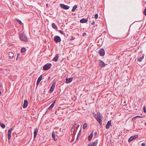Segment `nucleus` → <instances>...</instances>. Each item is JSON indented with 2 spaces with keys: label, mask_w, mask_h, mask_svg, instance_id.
<instances>
[{
  "label": "nucleus",
  "mask_w": 146,
  "mask_h": 146,
  "mask_svg": "<svg viewBox=\"0 0 146 146\" xmlns=\"http://www.w3.org/2000/svg\"><path fill=\"white\" fill-rule=\"evenodd\" d=\"M52 64L50 63H47L44 65L43 67L44 70H46L49 69L51 67Z\"/></svg>",
  "instance_id": "obj_1"
},
{
  "label": "nucleus",
  "mask_w": 146,
  "mask_h": 146,
  "mask_svg": "<svg viewBox=\"0 0 146 146\" xmlns=\"http://www.w3.org/2000/svg\"><path fill=\"white\" fill-rule=\"evenodd\" d=\"M98 140H96V141L90 142L87 146H96L98 143Z\"/></svg>",
  "instance_id": "obj_2"
},
{
  "label": "nucleus",
  "mask_w": 146,
  "mask_h": 146,
  "mask_svg": "<svg viewBox=\"0 0 146 146\" xmlns=\"http://www.w3.org/2000/svg\"><path fill=\"white\" fill-rule=\"evenodd\" d=\"M13 128L12 127L9 130L8 132V138L9 139H10L11 137V132L12 130L13 129Z\"/></svg>",
  "instance_id": "obj_3"
},
{
  "label": "nucleus",
  "mask_w": 146,
  "mask_h": 146,
  "mask_svg": "<svg viewBox=\"0 0 146 146\" xmlns=\"http://www.w3.org/2000/svg\"><path fill=\"white\" fill-rule=\"evenodd\" d=\"M60 6L61 8L66 10L70 8V7L68 6L63 4H60Z\"/></svg>",
  "instance_id": "obj_4"
},
{
  "label": "nucleus",
  "mask_w": 146,
  "mask_h": 146,
  "mask_svg": "<svg viewBox=\"0 0 146 146\" xmlns=\"http://www.w3.org/2000/svg\"><path fill=\"white\" fill-rule=\"evenodd\" d=\"M97 121L98 122L100 125L102 124V120L101 119V115L100 114L97 117Z\"/></svg>",
  "instance_id": "obj_5"
},
{
  "label": "nucleus",
  "mask_w": 146,
  "mask_h": 146,
  "mask_svg": "<svg viewBox=\"0 0 146 146\" xmlns=\"http://www.w3.org/2000/svg\"><path fill=\"white\" fill-rule=\"evenodd\" d=\"M99 54L101 56H103L105 54V51L104 49H100L98 51Z\"/></svg>",
  "instance_id": "obj_6"
},
{
  "label": "nucleus",
  "mask_w": 146,
  "mask_h": 146,
  "mask_svg": "<svg viewBox=\"0 0 146 146\" xmlns=\"http://www.w3.org/2000/svg\"><path fill=\"white\" fill-rule=\"evenodd\" d=\"M107 64H105L103 61L101 60H99V65L101 67H104Z\"/></svg>",
  "instance_id": "obj_7"
},
{
  "label": "nucleus",
  "mask_w": 146,
  "mask_h": 146,
  "mask_svg": "<svg viewBox=\"0 0 146 146\" xmlns=\"http://www.w3.org/2000/svg\"><path fill=\"white\" fill-rule=\"evenodd\" d=\"M138 137V136L137 135L132 136L129 138L128 139V141L129 142H130L132 141L133 140L137 138Z\"/></svg>",
  "instance_id": "obj_8"
},
{
  "label": "nucleus",
  "mask_w": 146,
  "mask_h": 146,
  "mask_svg": "<svg viewBox=\"0 0 146 146\" xmlns=\"http://www.w3.org/2000/svg\"><path fill=\"white\" fill-rule=\"evenodd\" d=\"M20 40L21 41L24 42H27L29 40V39L27 37H19Z\"/></svg>",
  "instance_id": "obj_9"
},
{
  "label": "nucleus",
  "mask_w": 146,
  "mask_h": 146,
  "mask_svg": "<svg viewBox=\"0 0 146 146\" xmlns=\"http://www.w3.org/2000/svg\"><path fill=\"white\" fill-rule=\"evenodd\" d=\"M28 104V101L26 100H25L24 101V102L23 105V108H26L27 107Z\"/></svg>",
  "instance_id": "obj_10"
},
{
  "label": "nucleus",
  "mask_w": 146,
  "mask_h": 146,
  "mask_svg": "<svg viewBox=\"0 0 146 146\" xmlns=\"http://www.w3.org/2000/svg\"><path fill=\"white\" fill-rule=\"evenodd\" d=\"M54 41L56 43L60 42L61 41V39L60 37H54Z\"/></svg>",
  "instance_id": "obj_11"
},
{
  "label": "nucleus",
  "mask_w": 146,
  "mask_h": 146,
  "mask_svg": "<svg viewBox=\"0 0 146 146\" xmlns=\"http://www.w3.org/2000/svg\"><path fill=\"white\" fill-rule=\"evenodd\" d=\"M55 83H53L50 89V92L51 93H52L53 91L54 88H55Z\"/></svg>",
  "instance_id": "obj_12"
},
{
  "label": "nucleus",
  "mask_w": 146,
  "mask_h": 146,
  "mask_svg": "<svg viewBox=\"0 0 146 146\" xmlns=\"http://www.w3.org/2000/svg\"><path fill=\"white\" fill-rule=\"evenodd\" d=\"M144 54H143L141 56H139L138 57L137 60L139 62H141L142 61V60L144 58Z\"/></svg>",
  "instance_id": "obj_13"
},
{
  "label": "nucleus",
  "mask_w": 146,
  "mask_h": 146,
  "mask_svg": "<svg viewBox=\"0 0 146 146\" xmlns=\"http://www.w3.org/2000/svg\"><path fill=\"white\" fill-rule=\"evenodd\" d=\"M88 21V19L83 18L80 20V22L81 23H84L87 22Z\"/></svg>",
  "instance_id": "obj_14"
},
{
  "label": "nucleus",
  "mask_w": 146,
  "mask_h": 146,
  "mask_svg": "<svg viewBox=\"0 0 146 146\" xmlns=\"http://www.w3.org/2000/svg\"><path fill=\"white\" fill-rule=\"evenodd\" d=\"M111 125V121H108L106 125V128L107 129H109Z\"/></svg>",
  "instance_id": "obj_15"
},
{
  "label": "nucleus",
  "mask_w": 146,
  "mask_h": 146,
  "mask_svg": "<svg viewBox=\"0 0 146 146\" xmlns=\"http://www.w3.org/2000/svg\"><path fill=\"white\" fill-rule=\"evenodd\" d=\"M42 75H40L38 78L36 82V84L38 85L41 80H42Z\"/></svg>",
  "instance_id": "obj_16"
},
{
  "label": "nucleus",
  "mask_w": 146,
  "mask_h": 146,
  "mask_svg": "<svg viewBox=\"0 0 146 146\" xmlns=\"http://www.w3.org/2000/svg\"><path fill=\"white\" fill-rule=\"evenodd\" d=\"M38 132V129L35 128L34 129V138H35L36 137V136L37 134V133Z\"/></svg>",
  "instance_id": "obj_17"
},
{
  "label": "nucleus",
  "mask_w": 146,
  "mask_h": 146,
  "mask_svg": "<svg viewBox=\"0 0 146 146\" xmlns=\"http://www.w3.org/2000/svg\"><path fill=\"white\" fill-rule=\"evenodd\" d=\"M9 58L11 59L13 58L14 56V54L12 52H9Z\"/></svg>",
  "instance_id": "obj_18"
},
{
  "label": "nucleus",
  "mask_w": 146,
  "mask_h": 146,
  "mask_svg": "<svg viewBox=\"0 0 146 146\" xmlns=\"http://www.w3.org/2000/svg\"><path fill=\"white\" fill-rule=\"evenodd\" d=\"M72 78H66V84H68L71 81H72Z\"/></svg>",
  "instance_id": "obj_19"
},
{
  "label": "nucleus",
  "mask_w": 146,
  "mask_h": 146,
  "mask_svg": "<svg viewBox=\"0 0 146 146\" xmlns=\"http://www.w3.org/2000/svg\"><path fill=\"white\" fill-rule=\"evenodd\" d=\"M56 101V100H55L53 102V103L52 104L50 105V106L48 108V109H49L50 110H51L53 108L54 106Z\"/></svg>",
  "instance_id": "obj_20"
},
{
  "label": "nucleus",
  "mask_w": 146,
  "mask_h": 146,
  "mask_svg": "<svg viewBox=\"0 0 146 146\" xmlns=\"http://www.w3.org/2000/svg\"><path fill=\"white\" fill-rule=\"evenodd\" d=\"M93 136V132H92L90 135L88 136V141H90L92 139V138Z\"/></svg>",
  "instance_id": "obj_21"
},
{
  "label": "nucleus",
  "mask_w": 146,
  "mask_h": 146,
  "mask_svg": "<svg viewBox=\"0 0 146 146\" xmlns=\"http://www.w3.org/2000/svg\"><path fill=\"white\" fill-rule=\"evenodd\" d=\"M58 58V55L57 54L55 55V57L53 58L52 60L53 61L56 62L57 61Z\"/></svg>",
  "instance_id": "obj_22"
},
{
  "label": "nucleus",
  "mask_w": 146,
  "mask_h": 146,
  "mask_svg": "<svg viewBox=\"0 0 146 146\" xmlns=\"http://www.w3.org/2000/svg\"><path fill=\"white\" fill-rule=\"evenodd\" d=\"M52 27L55 30H57L58 28L57 26L53 23H52Z\"/></svg>",
  "instance_id": "obj_23"
},
{
  "label": "nucleus",
  "mask_w": 146,
  "mask_h": 146,
  "mask_svg": "<svg viewBox=\"0 0 146 146\" xmlns=\"http://www.w3.org/2000/svg\"><path fill=\"white\" fill-rule=\"evenodd\" d=\"M52 137L53 138L54 140L56 141L57 140V138L55 137V135L54 131H53L52 133Z\"/></svg>",
  "instance_id": "obj_24"
},
{
  "label": "nucleus",
  "mask_w": 146,
  "mask_h": 146,
  "mask_svg": "<svg viewBox=\"0 0 146 146\" xmlns=\"http://www.w3.org/2000/svg\"><path fill=\"white\" fill-rule=\"evenodd\" d=\"M77 8V5H75L73 7L72 10V11L73 12L75 11L76 9Z\"/></svg>",
  "instance_id": "obj_25"
},
{
  "label": "nucleus",
  "mask_w": 146,
  "mask_h": 146,
  "mask_svg": "<svg viewBox=\"0 0 146 146\" xmlns=\"http://www.w3.org/2000/svg\"><path fill=\"white\" fill-rule=\"evenodd\" d=\"M81 130H80L79 131V133H78V135H77V139H76V141L78 140L79 136L81 135Z\"/></svg>",
  "instance_id": "obj_26"
},
{
  "label": "nucleus",
  "mask_w": 146,
  "mask_h": 146,
  "mask_svg": "<svg viewBox=\"0 0 146 146\" xmlns=\"http://www.w3.org/2000/svg\"><path fill=\"white\" fill-rule=\"evenodd\" d=\"M16 20L17 21L18 23L20 24L21 25L22 24L21 21L19 20L18 19L16 18Z\"/></svg>",
  "instance_id": "obj_27"
},
{
  "label": "nucleus",
  "mask_w": 146,
  "mask_h": 146,
  "mask_svg": "<svg viewBox=\"0 0 146 146\" xmlns=\"http://www.w3.org/2000/svg\"><path fill=\"white\" fill-rule=\"evenodd\" d=\"M26 50V49L24 48H22L21 50V51L22 52H25Z\"/></svg>",
  "instance_id": "obj_28"
},
{
  "label": "nucleus",
  "mask_w": 146,
  "mask_h": 146,
  "mask_svg": "<svg viewBox=\"0 0 146 146\" xmlns=\"http://www.w3.org/2000/svg\"><path fill=\"white\" fill-rule=\"evenodd\" d=\"M87 126V123H84L83 126V128L84 129H85L86 128Z\"/></svg>",
  "instance_id": "obj_29"
},
{
  "label": "nucleus",
  "mask_w": 146,
  "mask_h": 146,
  "mask_svg": "<svg viewBox=\"0 0 146 146\" xmlns=\"http://www.w3.org/2000/svg\"><path fill=\"white\" fill-rule=\"evenodd\" d=\"M1 126L2 127V128L4 129L5 127V125L4 124L0 123Z\"/></svg>",
  "instance_id": "obj_30"
},
{
  "label": "nucleus",
  "mask_w": 146,
  "mask_h": 146,
  "mask_svg": "<svg viewBox=\"0 0 146 146\" xmlns=\"http://www.w3.org/2000/svg\"><path fill=\"white\" fill-rule=\"evenodd\" d=\"M138 117H139V118H143V117L140 116H139V115H138V116H136L135 117H134V118H138Z\"/></svg>",
  "instance_id": "obj_31"
},
{
  "label": "nucleus",
  "mask_w": 146,
  "mask_h": 146,
  "mask_svg": "<svg viewBox=\"0 0 146 146\" xmlns=\"http://www.w3.org/2000/svg\"><path fill=\"white\" fill-rule=\"evenodd\" d=\"M98 14H96L94 15V18L96 19L98 18Z\"/></svg>",
  "instance_id": "obj_32"
},
{
  "label": "nucleus",
  "mask_w": 146,
  "mask_h": 146,
  "mask_svg": "<svg viewBox=\"0 0 146 146\" xmlns=\"http://www.w3.org/2000/svg\"><path fill=\"white\" fill-rule=\"evenodd\" d=\"M143 14L145 15L146 16V7L143 11Z\"/></svg>",
  "instance_id": "obj_33"
},
{
  "label": "nucleus",
  "mask_w": 146,
  "mask_h": 146,
  "mask_svg": "<svg viewBox=\"0 0 146 146\" xmlns=\"http://www.w3.org/2000/svg\"><path fill=\"white\" fill-rule=\"evenodd\" d=\"M143 111L145 113H146V110L145 107H144L143 108Z\"/></svg>",
  "instance_id": "obj_34"
},
{
  "label": "nucleus",
  "mask_w": 146,
  "mask_h": 146,
  "mask_svg": "<svg viewBox=\"0 0 146 146\" xmlns=\"http://www.w3.org/2000/svg\"><path fill=\"white\" fill-rule=\"evenodd\" d=\"M59 31L60 33L62 34H63L64 33L63 31L61 30H59Z\"/></svg>",
  "instance_id": "obj_35"
},
{
  "label": "nucleus",
  "mask_w": 146,
  "mask_h": 146,
  "mask_svg": "<svg viewBox=\"0 0 146 146\" xmlns=\"http://www.w3.org/2000/svg\"><path fill=\"white\" fill-rule=\"evenodd\" d=\"M95 22L94 21H93L92 23H91V25H94V24Z\"/></svg>",
  "instance_id": "obj_36"
},
{
  "label": "nucleus",
  "mask_w": 146,
  "mask_h": 146,
  "mask_svg": "<svg viewBox=\"0 0 146 146\" xmlns=\"http://www.w3.org/2000/svg\"><path fill=\"white\" fill-rule=\"evenodd\" d=\"M97 131H96L94 133V135L95 136H96L97 135Z\"/></svg>",
  "instance_id": "obj_37"
},
{
  "label": "nucleus",
  "mask_w": 146,
  "mask_h": 146,
  "mask_svg": "<svg viewBox=\"0 0 146 146\" xmlns=\"http://www.w3.org/2000/svg\"><path fill=\"white\" fill-rule=\"evenodd\" d=\"M83 36H86V33H84L83 35Z\"/></svg>",
  "instance_id": "obj_38"
},
{
  "label": "nucleus",
  "mask_w": 146,
  "mask_h": 146,
  "mask_svg": "<svg viewBox=\"0 0 146 146\" xmlns=\"http://www.w3.org/2000/svg\"><path fill=\"white\" fill-rule=\"evenodd\" d=\"M19 36H23V35L22 34H19Z\"/></svg>",
  "instance_id": "obj_39"
},
{
  "label": "nucleus",
  "mask_w": 146,
  "mask_h": 146,
  "mask_svg": "<svg viewBox=\"0 0 146 146\" xmlns=\"http://www.w3.org/2000/svg\"><path fill=\"white\" fill-rule=\"evenodd\" d=\"M145 145V144L144 143H142L141 144V145L142 146H144Z\"/></svg>",
  "instance_id": "obj_40"
},
{
  "label": "nucleus",
  "mask_w": 146,
  "mask_h": 146,
  "mask_svg": "<svg viewBox=\"0 0 146 146\" xmlns=\"http://www.w3.org/2000/svg\"><path fill=\"white\" fill-rule=\"evenodd\" d=\"M73 38V37H72V38H70V40H73L74 39V38Z\"/></svg>",
  "instance_id": "obj_41"
},
{
  "label": "nucleus",
  "mask_w": 146,
  "mask_h": 146,
  "mask_svg": "<svg viewBox=\"0 0 146 146\" xmlns=\"http://www.w3.org/2000/svg\"><path fill=\"white\" fill-rule=\"evenodd\" d=\"M18 57H19L17 56V58H16V60H18Z\"/></svg>",
  "instance_id": "obj_42"
},
{
  "label": "nucleus",
  "mask_w": 146,
  "mask_h": 146,
  "mask_svg": "<svg viewBox=\"0 0 146 146\" xmlns=\"http://www.w3.org/2000/svg\"><path fill=\"white\" fill-rule=\"evenodd\" d=\"M20 55V54L19 53H18L17 54V56H18L19 57V56Z\"/></svg>",
  "instance_id": "obj_43"
},
{
  "label": "nucleus",
  "mask_w": 146,
  "mask_h": 146,
  "mask_svg": "<svg viewBox=\"0 0 146 146\" xmlns=\"http://www.w3.org/2000/svg\"><path fill=\"white\" fill-rule=\"evenodd\" d=\"M1 94V91L0 90V95Z\"/></svg>",
  "instance_id": "obj_44"
},
{
  "label": "nucleus",
  "mask_w": 146,
  "mask_h": 146,
  "mask_svg": "<svg viewBox=\"0 0 146 146\" xmlns=\"http://www.w3.org/2000/svg\"><path fill=\"white\" fill-rule=\"evenodd\" d=\"M102 35H100L99 36L100 37L101 36H102Z\"/></svg>",
  "instance_id": "obj_45"
},
{
  "label": "nucleus",
  "mask_w": 146,
  "mask_h": 146,
  "mask_svg": "<svg viewBox=\"0 0 146 146\" xmlns=\"http://www.w3.org/2000/svg\"><path fill=\"white\" fill-rule=\"evenodd\" d=\"M55 36L57 37V36Z\"/></svg>",
  "instance_id": "obj_46"
},
{
  "label": "nucleus",
  "mask_w": 146,
  "mask_h": 146,
  "mask_svg": "<svg viewBox=\"0 0 146 146\" xmlns=\"http://www.w3.org/2000/svg\"><path fill=\"white\" fill-rule=\"evenodd\" d=\"M46 5L47 6V5H48V4H46Z\"/></svg>",
  "instance_id": "obj_47"
},
{
  "label": "nucleus",
  "mask_w": 146,
  "mask_h": 146,
  "mask_svg": "<svg viewBox=\"0 0 146 146\" xmlns=\"http://www.w3.org/2000/svg\"><path fill=\"white\" fill-rule=\"evenodd\" d=\"M145 126H146V123H145Z\"/></svg>",
  "instance_id": "obj_48"
},
{
  "label": "nucleus",
  "mask_w": 146,
  "mask_h": 146,
  "mask_svg": "<svg viewBox=\"0 0 146 146\" xmlns=\"http://www.w3.org/2000/svg\"><path fill=\"white\" fill-rule=\"evenodd\" d=\"M136 36H138V35H137Z\"/></svg>",
  "instance_id": "obj_49"
}]
</instances>
